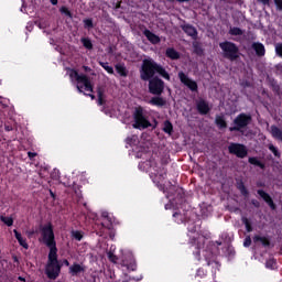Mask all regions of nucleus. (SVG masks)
Segmentation results:
<instances>
[{"instance_id":"1","label":"nucleus","mask_w":282,"mask_h":282,"mask_svg":"<svg viewBox=\"0 0 282 282\" xmlns=\"http://www.w3.org/2000/svg\"><path fill=\"white\" fill-rule=\"evenodd\" d=\"M139 169L141 171L149 172L150 177L154 183L158 184L160 189L165 191L164 180H165L166 173L164 170L159 171L156 163L154 161H145V162L139 163Z\"/></svg>"},{"instance_id":"2","label":"nucleus","mask_w":282,"mask_h":282,"mask_svg":"<svg viewBox=\"0 0 282 282\" xmlns=\"http://www.w3.org/2000/svg\"><path fill=\"white\" fill-rule=\"evenodd\" d=\"M67 75L69 76L70 82L76 84V88L79 93H84V95L95 99L94 95L88 94L93 93V85L86 75H79L75 69H67Z\"/></svg>"},{"instance_id":"3","label":"nucleus","mask_w":282,"mask_h":282,"mask_svg":"<svg viewBox=\"0 0 282 282\" xmlns=\"http://www.w3.org/2000/svg\"><path fill=\"white\" fill-rule=\"evenodd\" d=\"M155 73H159L166 80L171 79L169 73L163 67L158 65L154 61H143L140 72L141 79L150 80L155 75Z\"/></svg>"},{"instance_id":"4","label":"nucleus","mask_w":282,"mask_h":282,"mask_svg":"<svg viewBox=\"0 0 282 282\" xmlns=\"http://www.w3.org/2000/svg\"><path fill=\"white\" fill-rule=\"evenodd\" d=\"M61 264L57 260V249H52L48 252V260L45 268L46 275L48 279H57L61 274Z\"/></svg>"},{"instance_id":"5","label":"nucleus","mask_w":282,"mask_h":282,"mask_svg":"<svg viewBox=\"0 0 282 282\" xmlns=\"http://www.w3.org/2000/svg\"><path fill=\"white\" fill-rule=\"evenodd\" d=\"M40 231L41 238L39 241L45 243L50 250H57L52 224L41 225Z\"/></svg>"},{"instance_id":"6","label":"nucleus","mask_w":282,"mask_h":282,"mask_svg":"<svg viewBox=\"0 0 282 282\" xmlns=\"http://www.w3.org/2000/svg\"><path fill=\"white\" fill-rule=\"evenodd\" d=\"M223 51L224 57L236 61L239 57V47L231 42H223L219 44Z\"/></svg>"},{"instance_id":"7","label":"nucleus","mask_w":282,"mask_h":282,"mask_svg":"<svg viewBox=\"0 0 282 282\" xmlns=\"http://www.w3.org/2000/svg\"><path fill=\"white\" fill-rule=\"evenodd\" d=\"M132 126H133V128H137V129H145V128H149L152 126L151 122L144 116L142 108L135 109L134 123Z\"/></svg>"},{"instance_id":"8","label":"nucleus","mask_w":282,"mask_h":282,"mask_svg":"<svg viewBox=\"0 0 282 282\" xmlns=\"http://www.w3.org/2000/svg\"><path fill=\"white\" fill-rule=\"evenodd\" d=\"M251 121V117L246 113L239 115L235 120V127L229 128L230 131H239L242 128L247 127Z\"/></svg>"},{"instance_id":"9","label":"nucleus","mask_w":282,"mask_h":282,"mask_svg":"<svg viewBox=\"0 0 282 282\" xmlns=\"http://www.w3.org/2000/svg\"><path fill=\"white\" fill-rule=\"evenodd\" d=\"M149 90L153 95H161L164 90V82L159 78H153L149 82Z\"/></svg>"},{"instance_id":"10","label":"nucleus","mask_w":282,"mask_h":282,"mask_svg":"<svg viewBox=\"0 0 282 282\" xmlns=\"http://www.w3.org/2000/svg\"><path fill=\"white\" fill-rule=\"evenodd\" d=\"M228 150L230 153L236 154L238 158H246L248 154L247 148L242 144H238V143H231L228 147Z\"/></svg>"},{"instance_id":"11","label":"nucleus","mask_w":282,"mask_h":282,"mask_svg":"<svg viewBox=\"0 0 282 282\" xmlns=\"http://www.w3.org/2000/svg\"><path fill=\"white\" fill-rule=\"evenodd\" d=\"M178 78L182 84L187 86L192 91H195L198 89V85L195 80H192L187 75H185L183 72L178 73Z\"/></svg>"},{"instance_id":"12","label":"nucleus","mask_w":282,"mask_h":282,"mask_svg":"<svg viewBox=\"0 0 282 282\" xmlns=\"http://www.w3.org/2000/svg\"><path fill=\"white\" fill-rule=\"evenodd\" d=\"M258 194L261 198H263V200L272 208V209H275V204L272 199V197L265 193L264 191L260 189L258 191Z\"/></svg>"},{"instance_id":"13","label":"nucleus","mask_w":282,"mask_h":282,"mask_svg":"<svg viewBox=\"0 0 282 282\" xmlns=\"http://www.w3.org/2000/svg\"><path fill=\"white\" fill-rule=\"evenodd\" d=\"M82 272H85V267L82 264L75 263L69 267V274H72V276H77L82 274Z\"/></svg>"},{"instance_id":"14","label":"nucleus","mask_w":282,"mask_h":282,"mask_svg":"<svg viewBox=\"0 0 282 282\" xmlns=\"http://www.w3.org/2000/svg\"><path fill=\"white\" fill-rule=\"evenodd\" d=\"M13 234H14V237H15L18 243L20 246H22L24 248V250H28L29 249V245L26 242V239L23 238L22 235L17 229L13 230Z\"/></svg>"},{"instance_id":"15","label":"nucleus","mask_w":282,"mask_h":282,"mask_svg":"<svg viewBox=\"0 0 282 282\" xmlns=\"http://www.w3.org/2000/svg\"><path fill=\"white\" fill-rule=\"evenodd\" d=\"M197 109H198V111H199L202 115H206V113L209 112L210 107H209V105H208L207 101H205V100H199V101L197 102Z\"/></svg>"},{"instance_id":"16","label":"nucleus","mask_w":282,"mask_h":282,"mask_svg":"<svg viewBox=\"0 0 282 282\" xmlns=\"http://www.w3.org/2000/svg\"><path fill=\"white\" fill-rule=\"evenodd\" d=\"M183 31L188 35L192 36L193 39H196L197 36V31L195 28H193L189 24H184L182 25Z\"/></svg>"},{"instance_id":"17","label":"nucleus","mask_w":282,"mask_h":282,"mask_svg":"<svg viewBox=\"0 0 282 282\" xmlns=\"http://www.w3.org/2000/svg\"><path fill=\"white\" fill-rule=\"evenodd\" d=\"M144 35L148 39V41L151 42L152 44H158L161 42V39L154 33L150 32L149 30L144 31Z\"/></svg>"},{"instance_id":"18","label":"nucleus","mask_w":282,"mask_h":282,"mask_svg":"<svg viewBox=\"0 0 282 282\" xmlns=\"http://www.w3.org/2000/svg\"><path fill=\"white\" fill-rule=\"evenodd\" d=\"M252 48L256 51V54L258 56H264L265 55V46L262 43H253Z\"/></svg>"},{"instance_id":"19","label":"nucleus","mask_w":282,"mask_h":282,"mask_svg":"<svg viewBox=\"0 0 282 282\" xmlns=\"http://www.w3.org/2000/svg\"><path fill=\"white\" fill-rule=\"evenodd\" d=\"M270 132L274 139L282 141V130L280 128H278L276 126H272L270 128Z\"/></svg>"},{"instance_id":"20","label":"nucleus","mask_w":282,"mask_h":282,"mask_svg":"<svg viewBox=\"0 0 282 282\" xmlns=\"http://www.w3.org/2000/svg\"><path fill=\"white\" fill-rule=\"evenodd\" d=\"M149 104L158 107H163L166 105V100L161 97H153L152 99L149 100Z\"/></svg>"},{"instance_id":"21","label":"nucleus","mask_w":282,"mask_h":282,"mask_svg":"<svg viewBox=\"0 0 282 282\" xmlns=\"http://www.w3.org/2000/svg\"><path fill=\"white\" fill-rule=\"evenodd\" d=\"M252 240H253V243L260 242L262 243V246H270V240L268 239V237L256 235Z\"/></svg>"},{"instance_id":"22","label":"nucleus","mask_w":282,"mask_h":282,"mask_svg":"<svg viewBox=\"0 0 282 282\" xmlns=\"http://www.w3.org/2000/svg\"><path fill=\"white\" fill-rule=\"evenodd\" d=\"M166 56L172 58V59H178L180 58V53L176 52L174 48H167L165 52Z\"/></svg>"},{"instance_id":"23","label":"nucleus","mask_w":282,"mask_h":282,"mask_svg":"<svg viewBox=\"0 0 282 282\" xmlns=\"http://www.w3.org/2000/svg\"><path fill=\"white\" fill-rule=\"evenodd\" d=\"M163 131L166 132L167 134H172L173 132V124L171 121H164L163 123Z\"/></svg>"},{"instance_id":"24","label":"nucleus","mask_w":282,"mask_h":282,"mask_svg":"<svg viewBox=\"0 0 282 282\" xmlns=\"http://www.w3.org/2000/svg\"><path fill=\"white\" fill-rule=\"evenodd\" d=\"M200 254H202V257H204V259L206 261H209V259H212V257H213V253L210 251H207L204 249L202 251L197 252V257H200Z\"/></svg>"},{"instance_id":"25","label":"nucleus","mask_w":282,"mask_h":282,"mask_svg":"<svg viewBox=\"0 0 282 282\" xmlns=\"http://www.w3.org/2000/svg\"><path fill=\"white\" fill-rule=\"evenodd\" d=\"M249 163H251L252 165H257L260 169H265V165L260 162L257 158H249Z\"/></svg>"},{"instance_id":"26","label":"nucleus","mask_w":282,"mask_h":282,"mask_svg":"<svg viewBox=\"0 0 282 282\" xmlns=\"http://www.w3.org/2000/svg\"><path fill=\"white\" fill-rule=\"evenodd\" d=\"M99 65L108 73V74H113V67L109 66V63H104L100 62Z\"/></svg>"},{"instance_id":"27","label":"nucleus","mask_w":282,"mask_h":282,"mask_svg":"<svg viewBox=\"0 0 282 282\" xmlns=\"http://www.w3.org/2000/svg\"><path fill=\"white\" fill-rule=\"evenodd\" d=\"M98 95V105L101 106L105 104V94L104 90L101 88L98 89L97 91Z\"/></svg>"},{"instance_id":"28","label":"nucleus","mask_w":282,"mask_h":282,"mask_svg":"<svg viewBox=\"0 0 282 282\" xmlns=\"http://www.w3.org/2000/svg\"><path fill=\"white\" fill-rule=\"evenodd\" d=\"M241 220H242L243 225L246 226V229H247L248 232L253 231L252 225H251L250 220L247 217H242Z\"/></svg>"},{"instance_id":"29","label":"nucleus","mask_w":282,"mask_h":282,"mask_svg":"<svg viewBox=\"0 0 282 282\" xmlns=\"http://www.w3.org/2000/svg\"><path fill=\"white\" fill-rule=\"evenodd\" d=\"M229 34L235 35V36H240V35H243V31L238 28H230Z\"/></svg>"},{"instance_id":"30","label":"nucleus","mask_w":282,"mask_h":282,"mask_svg":"<svg viewBox=\"0 0 282 282\" xmlns=\"http://www.w3.org/2000/svg\"><path fill=\"white\" fill-rule=\"evenodd\" d=\"M80 42L87 50H93L94 45L89 39H82Z\"/></svg>"},{"instance_id":"31","label":"nucleus","mask_w":282,"mask_h":282,"mask_svg":"<svg viewBox=\"0 0 282 282\" xmlns=\"http://www.w3.org/2000/svg\"><path fill=\"white\" fill-rule=\"evenodd\" d=\"M116 70L120 76H127V68L122 65H116Z\"/></svg>"},{"instance_id":"32","label":"nucleus","mask_w":282,"mask_h":282,"mask_svg":"<svg viewBox=\"0 0 282 282\" xmlns=\"http://www.w3.org/2000/svg\"><path fill=\"white\" fill-rule=\"evenodd\" d=\"M173 217L175 218V221L177 224L184 223L185 219H186V217L184 215L180 214V213H174Z\"/></svg>"},{"instance_id":"33","label":"nucleus","mask_w":282,"mask_h":282,"mask_svg":"<svg viewBox=\"0 0 282 282\" xmlns=\"http://www.w3.org/2000/svg\"><path fill=\"white\" fill-rule=\"evenodd\" d=\"M0 220L3 221L7 226L13 225V218L8 216H0Z\"/></svg>"},{"instance_id":"34","label":"nucleus","mask_w":282,"mask_h":282,"mask_svg":"<svg viewBox=\"0 0 282 282\" xmlns=\"http://www.w3.org/2000/svg\"><path fill=\"white\" fill-rule=\"evenodd\" d=\"M195 246H197L198 249L202 248V246H205V237L199 236L197 240L194 241Z\"/></svg>"},{"instance_id":"35","label":"nucleus","mask_w":282,"mask_h":282,"mask_svg":"<svg viewBox=\"0 0 282 282\" xmlns=\"http://www.w3.org/2000/svg\"><path fill=\"white\" fill-rule=\"evenodd\" d=\"M216 124L220 128L227 127V123L223 117H216Z\"/></svg>"},{"instance_id":"36","label":"nucleus","mask_w":282,"mask_h":282,"mask_svg":"<svg viewBox=\"0 0 282 282\" xmlns=\"http://www.w3.org/2000/svg\"><path fill=\"white\" fill-rule=\"evenodd\" d=\"M72 236L75 238L76 241H82L83 234L78 230L72 231Z\"/></svg>"},{"instance_id":"37","label":"nucleus","mask_w":282,"mask_h":282,"mask_svg":"<svg viewBox=\"0 0 282 282\" xmlns=\"http://www.w3.org/2000/svg\"><path fill=\"white\" fill-rule=\"evenodd\" d=\"M139 138L137 135H132L131 138H127V143L133 145L138 142Z\"/></svg>"},{"instance_id":"38","label":"nucleus","mask_w":282,"mask_h":282,"mask_svg":"<svg viewBox=\"0 0 282 282\" xmlns=\"http://www.w3.org/2000/svg\"><path fill=\"white\" fill-rule=\"evenodd\" d=\"M269 150L275 155V156H280V152L278 150V148H275L273 144H269L268 145Z\"/></svg>"},{"instance_id":"39","label":"nucleus","mask_w":282,"mask_h":282,"mask_svg":"<svg viewBox=\"0 0 282 282\" xmlns=\"http://www.w3.org/2000/svg\"><path fill=\"white\" fill-rule=\"evenodd\" d=\"M107 257H108L109 261H111V263H117L118 258L112 252H108Z\"/></svg>"},{"instance_id":"40","label":"nucleus","mask_w":282,"mask_h":282,"mask_svg":"<svg viewBox=\"0 0 282 282\" xmlns=\"http://www.w3.org/2000/svg\"><path fill=\"white\" fill-rule=\"evenodd\" d=\"M84 25L86 29H93L94 28L93 20H90V19L84 20Z\"/></svg>"},{"instance_id":"41","label":"nucleus","mask_w":282,"mask_h":282,"mask_svg":"<svg viewBox=\"0 0 282 282\" xmlns=\"http://www.w3.org/2000/svg\"><path fill=\"white\" fill-rule=\"evenodd\" d=\"M275 260L271 259V260H268L267 263H265V268H270V270H273L274 265H275Z\"/></svg>"},{"instance_id":"42","label":"nucleus","mask_w":282,"mask_h":282,"mask_svg":"<svg viewBox=\"0 0 282 282\" xmlns=\"http://www.w3.org/2000/svg\"><path fill=\"white\" fill-rule=\"evenodd\" d=\"M59 11H61V13H63V14H65V15H67V17H72L70 11H69L67 8H65V7H62V8L59 9Z\"/></svg>"},{"instance_id":"43","label":"nucleus","mask_w":282,"mask_h":282,"mask_svg":"<svg viewBox=\"0 0 282 282\" xmlns=\"http://www.w3.org/2000/svg\"><path fill=\"white\" fill-rule=\"evenodd\" d=\"M275 53L282 57V44H276L275 45Z\"/></svg>"},{"instance_id":"44","label":"nucleus","mask_w":282,"mask_h":282,"mask_svg":"<svg viewBox=\"0 0 282 282\" xmlns=\"http://www.w3.org/2000/svg\"><path fill=\"white\" fill-rule=\"evenodd\" d=\"M251 243H252L251 237H247V238L245 239V241H243L245 248H249V246H251Z\"/></svg>"},{"instance_id":"45","label":"nucleus","mask_w":282,"mask_h":282,"mask_svg":"<svg viewBox=\"0 0 282 282\" xmlns=\"http://www.w3.org/2000/svg\"><path fill=\"white\" fill-rule=\"evenodd\" d=\"M135 156L137 158L150 156V153L137 151Z\"/></svg>"},{"instance_id":"46","label":"nucleus","mask_w":282,"mask_h":282,"mask_svg":"<svg viewBox=\"0 0 282 282\" xmlns=\"http://www.w3.org/2000/svg\"><path fill=\"white\" fill-rule=\"evenodd\" d=\"M239 189H240V192H241L242 195H246V196H247V195L249 194V192H248V189L246 188L245 185H240V186H239Z\"/></svg>"},{"instance_id":"47","label":"nucleus","mask_w":282,"mask_h":282,"mask_svg":"<svg viewBox=\"0 0 282 282\" xmlns=\"http://www.w3.org/2000/svg\"><path fill=\"white\" fill-rule=\"evenodd\" d=\"M177 205H175L174 202H170L169 204L165 205V209H171V208H176Z\"/></svg>"},{"instance_id":"48","label":"nucleus","mask_w":282,"mask_h":282,"mask_svg":"<svg viewBox=\"0 0 282 282\" xmlns=\"http://www.w3.org/2000/svg\"><path fill=\"white\" fill-rule=\"evenodd\" d=\"M274 3L276 6V9L282 11V0H274Z\"/></svg>"},{"instance_id":"49","label":"nucleus","mask_w":282,"mask_h":282,"mask_svg":"<svg viewBox=\"0 0 282 282\" xmlns=\"http://www.w3.org/2000/svg\"><path fill=\"white\" fill-rule=\"evenodd\" d=\"M47 25H48V23H46V22H40L39 23L40 29H45Z\"/></svg>"},{"instance_id":"50","label":"nucleus","mask_w":282,"mask_h":282,"mask_svg":"<svg viewBox=\"0 0 282 282\" xmlns=\"http://www.w3.org/2000/svg\"><path fill=\"white\" fill-rule=\"evenodd\" d=\"M128 270H135L137 265L135 263H132L131 265L130 264H126Z\"/></svg>"},{"instance_id":"51","label":"nucleus","mask_w":282,"mask_h":282,"mask_svg":"<svg viewBox=\"0 0 282 282\" xmlns=\"http://www.w3.org/2000/svg\"><path fill=\"white\" fill-rule=\"evenodd\" d=\"M36 155H37V153L28 152V156H29L30 159H33V158L36 156Z\"/></svg>"},{"instance_id":"52","label":"nucleus","mask_w":282,"mask_h":282,"mask_svg":"<svg viewBox=\"0 0 282 282\" xmlns=\"http://www.w3.org/2000/svg\"><path fill=\"white\" fill-rule=\"evenodd\" d=\"M101 217H104V218H109V214H108L107 212H102V213H101Z\"/></svg>"},{"instance_id":"53","label":"nucleus","mask_w":282,"mask_h":282,"mask_svg":"<svg viewBox=\"0 0 282 282\" xmlns=\"http://www.w3.org/2000/svg\"><path fill=\"white\" fill-rule=\"evenodd\" d=\"M51 3H52L53 6H56V4L58 3V0H51Z\"/></svg>"},{"instance_id":"54","label":"nucleus","mask_w":282,"mask_h":282,"mask_svg":"<svg viewBox=\"0 0 282 282\" xmlns=\"http://www.w3.org/2000/svg\"><path fill=\"white\" fill-rule=\"evenodd\" d=\"M34 234H35V231H34V230L29 231V232H28V237H32V235H34Z\"/></svg>"},{"instance_id":"55","label":"nucleus","mask_w":282,"mask_h":282,"mask_svg":"<svg viewBox=\"0 0 282 282\" xmlns=\"http://www.w3.org/2000/svg\"><path fill=\"white\" fill-rule=\"evenodd\" d=\"M63 264L68 267L69 265V261L68 260H64Z\"/></svg>"},{"instance_id":"56","label":"nucleus","mask_w":282,"mask_h":282,"mask_svg":"<svg viewBox=\"0 0 282 282\" xmlns=\"http://www.w3.org/2000/svg\"><path fill=\"white\" fill-rule=\"evenodd\" d=\"M176 1H178V2H187L189 0H176Z\"/></svg>"},{"instance_id":"57","label":"nucleus","mask_w":282,"mask_h":282,"mask_svg":"<svg viewBox=\"0 0 282 282\" xmlns=\"http://www.w3.org/2000/svg\"><path fill=\"white\" fill-rule=\"evenodd\" d=\"M19 281H25V279L22 276H19Z\"/></svg>"}]
</instances>
